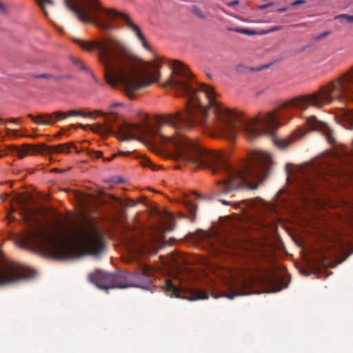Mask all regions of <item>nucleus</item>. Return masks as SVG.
<instances>
[{"mask_svg":"<svg viewBox=\"0 0 353 353\" xmlns=\"http://www.w3.org/2000/svg\"><path fill=\"white\" fill-rule=\"evenodd\" d=\"M40 77H43V78H50V76L49 74H42L40 76Z\"/></svg>","mask_w":353,"mask_h":353,"instance_id":"c9c22d12","label":"nucleus"},{"mask_svg":"<svg viewBox=\"0 0 353 353\" xmlns=\"http://www.w3.org/2000/svg\"><path fill=\"white\" fill-rule=\"evenodd\" d=\"M90 114L85 113L81 110H71L68 112L63 114V118H67L68 117H75V116H81V117H87Z\"/></svg>","mask_w":353,"mask_h":353,"instance_id":"a211bd4d","label":"nucleus"},{"mask_svg":"<svg viewBox=\"0 0 353 353\" xmlns=\"http://www.w3.org/2000/svg\"><path fill=\"white\" fill-rule=\"evenodd\" d=\"M282 29V26H272L271 28H270L268 30H265L263 32V34H268L272 32L278 31Z\"/></svg>","mask_w":353,"mask_h":353,"instance_id":"393cba45","label":"nucleus"},{"mask_svg":"<svg viewBox=\"0 0 353 353\" xmlns=\"http://www.w3.org/2000/svg\"><path fill=\"white\" fill-rule=\"evenodd\" d=\"M6 11V6L1 1H0V12L4 13Z\"/></svg>","mask_w":353,"mask_h":353,"instance_id":"2f4dec72","label":"nucleus"},{"mask_svg":"<svg viewBox=\"0 0 353 353\" xmlns=\"http://www.w3.org/2000/svg\"><path fill=\"white\" fill-rule=\"evenodd\" d=\"M287 286L283 287L280 284L278 285L273 287L271 290H268V292H276L281 290L283 288H286Z\"/></svg>","mask_w":353,"mask_h":353,"instance_id":"cd10ccee","label":"nucleus"},{"mask_svg":"<svg viewBox=\"0 0 353 353\" xmlns=\"http://www.w3.org/2000/svg\"><path fill=\"white\" fill-rule=\"evenodd\" d=\"M185 205L191 214H195L196 207L194 203H192L191 201H186L185 202Z\"/></svg>","mask_w":353,"mask_h":353,"instance_id":"4be33fe9","label":"nucleus"},{"mask_svg":"<svg viewBox=\"0 0 353 353\" xmlns=\"http://www.w3.org/2000/svg\"><path fill=\"white\" fill-rule=\"evenodd\" d=\"M192 11L194 14H195L197 17L201 19H205L208 17V14L203 12L198 6H193L192 7Z\"/></svg>","mask_w":353,"mask_h":353,"instance_id":"aec40b11","label":"nucleus"},{"mask_svg":"<svg viewBox=\"0 0 353 353\" xmlns=\"http://www.w3.org/2000/svg\"><path fill=\"white\" fill-rule=\"evenodd\" d=\"M162 242L160 234H150L141 236L139 234H129L125 237V243L132 254H154Z\"/></svg>","mask_w":353,"mask_h":353,"instance_id":"0eeeda50","label":"nucleus"},{"mask_svg":"<svg viewBox=\"0 0 353 353\" xmlns=\"http://www.w3.org/2000/svg\"><path fill=\"white\" fill-rule=\"evenodd\" d=\"M12 122H14V123H18V119H12L10 120Z\"/></svg>","mask_w":353,"mask_h":353,"instance_id":"4c0bfd02","label":"nucleus"},{"mask_svg":"<svg viewBox=\"0 0 353 353\" xmlns=\"http://www.w3.org/2000/svg\"><path fill=\"white\" fill-rule=\"evenodd\" d=\"M306 123L312 130L322 132L328 143L330 144L335 143L334 132L325 123L319 120L315 116H311L307 117Z\"/></svg>","mask_w":353,"mask_h":353,"instance_id":"9b49d317","label":"nucleus"},{"mask_svg":"<svg viewBox=\"0 0 353 353\" xmlns=\"http://www.w3.org/2000/svg\"><path fill=\"white\" fill-rule=\"evenodd\" d=\"M262 201L261 200H254L251 199L248 200L247 201H243V203H246L247 206L250 208H257L259 205H262Z\"/></svg>","mask_w":353,"mask_h":353,"instance_id":"412c9836","label":"nucleus"},{"mask_svg":"<svg viewBox=\"0 0 353 353\" xmlns=\"http://www.w3.org/2000/svg\"><path fill=\"white\" fill-rule=\"evenodd\" d=\"M152 269L145 265L142 269L134 274L118 275L97 270L90 274L89 279L91 283L102 290L110 288H139L149 289L152 283Z\"/></svg>","mask_w":353,"mask_h":353,"instance_id":"423d86ee","label":"nucleus"},{"mask_svg":"<svg viewBox=\"0 0 353 353\" xmlns=\"http://www.w3.org/2000/svg\"><path fill=\"white\" fill-rule=\"evenodd\" d=\"M347 257V256H346L344 259H343L340 261V263H341V262H342V261H345V259H346Z\"/></svg>","mask_w":353,"mask_h":353,"instance_id":"79ce46f5","label":"nucleus"},{"mask_svg":"<svg viewBox=\"0 0 353 353\" xmlns=\"http://www.w3.org/2000/svg\"><path fill=\"white\" fill-rule=\"evenodd\" d=\"M254 282L252 278H241L239 280L234 281L230 284V289L235 291L234 293L224 294L221 296H214L215 299L219 296L226 297L232 299L237 296L248 295L252 294L249 290Z\"/></svg>","mask_w":353,"mask_h":353,"instance_id":"9d476101","label":"nucleus"},{"mask_svg":"<svg viewBox=\"0 0 353 353\" xmlns=\"http://www.w3.org/2000/svg\"><path fill=\"white\" fill-rule=\"evenodd\" d=\"M63 148H64V147L62 145L48 146L46 148V152L50 154L63 153Z\"/></svg>","mask_w":353,"mask_h":353,"instance_id":"6ab92c4d","label":"nucleus"},{"mask_svg":"<svg viewBox=\"0 0 353 353\" xmlns=\"http://www.w3.org/2000/svg\"><path fill=\"white\" fill-rule=\"evenodd\" d=\"M287 10H288L287 8L283 7V8H278L276 11L279 13H281V12H285Z\"/></svg>","mask_w":353,"mask_h":353,"instance_id":"72a5a7b5","label":"nucleus"},{"mask_svg":"<svg viewBox=\"0 0 353 353\" xmlns=\"http://www.w3.org/2000/svg\"><path fill=\"white\" fill-rule=\"evenodd\" d=\"M74 63L79 65L82 70H88V68L81 61L76 60Z\"/></svg>","mask_w":353,"mask_h":353,"instance_id":"c756f323","label":"nucleus"},{"mask_svg":"<svg viewBox=\"0 0 353 353\" xmlns=\"http://www.w3.org/2000/svg\"><path fill=\"white\" fill-rule=\"evenodd\" d=\"M19 241L20 246H32L61 259L97 256L105 248L102 233L92 225L49 226L34 221Z\"/></svg>","mask_w":353,"mask_h":353,"instance_id":"7ed1b4c3","label":"nucleus"},{"mask_svg":"<svg viewBox=\"0 0 353 353\" xmlns=\"http://www.w3.org/2000/svg\"><path fill=\"white\" fill-rule=\"evenodd\" d=\"M10 152L12 154L17 155L19 158L22 159L30 154H34L37 152L36 149L30 145H25L22 147H12L10 149Z\"/></svg>","mask_w":353,"mask_h":353,"instance_id":"4468645a","label":"nucleus"},{"mask_svg":"<svg viewBox=\"0 0 353 353\" xmlns=\"http://www.w3.org/2000/svg\"><path fill=\"white\" fill-rule=\"evenodd\" d=\"M305 3V0H296L292 3V6H298Z\"/></svg>","mask_w":353,"mask_h":353,"instance_id":"7c9ffc66","label":"nucleus"},{"mask_svg":"<svg viewBox=\"0 0 353 353\" xmlns=\"http://www.w3.org/2000/svg\"><path fill=\"white\" fill-rule=\"evenodd\" d=\"M337 18H343L345 19L348 22H353V15H348V14H341L337 17Z\"/></svg>","mask_w":353,"mask_h":353,"instance_id":"bb28decb","label":"nucleus"},{"mask_svg":"<svg viewBox=\"0 0 353 353\" xmlns=\"http://www.w3.org/2000/svg\"><path fill=\"white\" fill-rule=\"evenodd\" d=\"M63 145L64 147V148L63 149V153L69 152V150H70V147L73 146V145L72 143H67V144H65Z\"/></svg>","mask_w":353,"mask_h":353,"instance_id":"c85d7f7f","label":"nucleus"},{"mask_svg":"<svg viewBox=\"0 0 353 353\" xmlns=\"http://www.w3.org/2000/svg\"><path fill=\"white\" fill-rule=\"evenodd\" d=\"M165 289L168 294L172 297L185 299L188 301L206 299L208 298V293L202 290L188 288L170 280L166 281Z\"/></svg>","mask_w":353,"mask_h":353,"instance_id":"1a4fd4ad","label":"nucleus"},{"mask_svg":"<svg viewBox=\"0 0 353 353\" xmlns=\"http://www.w3.org/2000/svg\"><path fill=\"white\" fill-rule=\"evenodd\" d=\"M63 1L65 6L73 12L82 23H92L101 30L117 28L115 20L119 17L121 18L143 48L152 52V48L141 29L128 15L120 13L114 9H106L98 0H63Z\"/></svg>","mask_w":353,"mask_h":353,"instance_id":"39448f33","label":"nucleus"},{"mask_svg":"<svg viewBox=\"0 0 353 353\" xmlns=\"http://www.w3.org/2000/svg\"><path fill=\"white\" fill-rule=\"evenodd\" d=\"M234 32L245 34L247 35H254L255 34V32L254 30H250L248 29H243V28H236L234 30Z\"/></svg>","mask_w":353,"mask_h":353,"instance_id":"5701e85b","label":"nucleus"},{"mask_svg":"<svg viewBox=\"0 0 353 353\" xmlns=\"http://www.w3.org/2000/svg\"><path fill=\"white\" fill-rule=\"evenodd\" d=\"M178 91L188 97L185 112L178 113V132L199 125L216 138L234 140L237 131L241 130L252 141L279 128L282 125L279 119H291L288 113L294 109L304 111L310 106L321 109L334 99L353 102V68L317 91L281 102L276 109L260 112L253 118L246 117L242 112L222 104L212 86L203 83L194 86L191 72L179 61ZM335 119L345 128L353 130V112L340 109ZM178 158L196 167L209 168L214 174H223V179L217 184L219 194L241 187L256 189L258 183L267 177L272 163L270 153L255 150L240 167L234 168L224 155L210 152L179 133Z\"/></svg>","mask_w":353,"mask_h":353,"instance_id":"f257e3e1","label":"nucleus"},{"mask_svg":"<svg viewBox=\"0 0 353 353\" xmlns=\"http://www.w3.org/2000/svg\"><path fill=\"white\" fill-rule=\"evenodd\" d=\"M36 272L21 264L8 262L0 264V285L18 283L34 277Z\"/></svg>","mask_w":353,"mask_h":353,"instance_id":"6e6552de","label":"nucleus"},{"mask_svg":"<svg viewBox=\"0 0 353 353\" xmlns=\"http://www.w3.org/2000/svg\"><path fill=\"white\" fill-rule=\"evenodd\" d=\"M220 201L223 203V204H225V205H229L230 204V202L228 201H225V200H220Z\"/></svg>","mask_w":353,"mask_h":353,"instance_id":"f704fd0d","label":"nucleus"},{"mask_svg":"<svg viewBox=\"0 0 353 353\" xmlns=\"http://www.w3.org/2000/svg\"><path fill=\"white\" fill-rule=\"evenodd\" d=\"M306 134L307 132L305 130L298 129L294 131L289 138L281 139L275 137L274 138L273 141L277 148L280 149H285L290 144H292L294 141L303 138Z\"/></svg>","mask_w":353,"mask_h":353,"instance_id":"f8f14e48","label":"nucleus"},{"mask_svg":"<svg viewBox=\"0 0 353 353\" xmlns=\"http://www.w3.org/2000/svg\"><path fill=\"white\" fill-rule=\"evenodd\" d=\"M101 153L99 152H97V157H101Z\"/></svg>","mask_w":353,"mask_h":353,"instance_id":"ea45409f","label":"nucleus"},{"mask_svg":"<svg viewBox=\"0 0 353 353\" xmlns=\"http://www.w3.org/2000/svg\"><path fill=\"white\" fill-rule=\"evenodd\" d=\"M339 244L341 249H343V250L347 248L350 245V242L347 240L344 239L342 237L340 238Z\"/></svg>","mask_w":353,"mask_h":353,"instance_id":"b1692460","label":"nucleus"},{"mask_svg":"<svg viewBox=\"0 0 353 353\" xmlns=\"http://www.w3.org/2000/svg\"><path fill=\"white\" fill-rule=\"evenodd\" d=\"M141 164L143 166H148V167H151L152 169H154V165L152 163V162L148 159H143L141 160Z\"/></svg>","mask_w":353,"mask_h":353,"instance_id":"a878e982","label":"nucleus"},{"mask_svg":"<svg viewBox=\"0 0 353 353\" xmlns=\"http://www.w3.org/2000/svg\"><path fill=\"white\" fill-rule=\"evenodd\" d=\"M12 201L21 205V213L23 214L26 221H30L32 218L29 217L27 214L30 213L32 214V212L30 210H27L26 207L25 206V204L28 201V197L23 196H17L12 199Z\"/></svg>","mask_w":353,"mask_h":353,"instance_id":"dca6fc26","label":"nucleus"},{"mask_svg":"<svg viewBox=\"0 0 353 353\" xmlns=\"http://www.w3.org/2000/svg\"><path fill=\"white\" fill-rule=\"evenodd\" d=\"M73 41L83 50H97L106 81L123 90L129 98L159 78L157 61L146 62L129 54L123 42L113 37L94 41L74 39Z\"/></svg>","mask_w":353,"mask_h":353,"instance_id":"f03ea898","label":"nucleus"},{"mask_svg":"<svg viewBox=\"0 0 353 353\" xmlns=\"http://www.w3.org/2000/svg\"><path fill=\"white\" fill-rule=\"evenodd\" d=\"M238 3H239L238 1H234L232 2L230 5V6H233V5H236Z\"/></svg>","mask_w":353,"mask_h":353,"instance_id":"e433bc0d","label":"nucleus"},{"mask_svg":"<svg viewBox=\"0 0 353 353\" xmlns=\"http://www.w3.org/2000/svg\"><path fill=\"white\" fill-rule=\"evenodd\" d=\"M161 230L170 231L174 228V216L169 212H165L161 216Z\"/></svg>","mask_w":353,"mask_h":353,"instance_id":"2eb2a0df","label":"nucleus"},{"mask_svg":"<svg viewBox=\"0 0 353 353\" xmlns=\"http://www.w3.org/2000/svg\"><path fill=\"white\" fill-rule=\"evenodd\" d=\"M63 114H65V113L62 112H55L51 114L39 115L37 117L30 114L29 117L37 124L51 125L57 122L60 119H64Z\"/></svg>","mask_w":353,"mask_h":353,"instance_id":"ddd939ff","label":"nucleus"},{"mask_svg":"<svg viewBox=\"0 0 353 353\" xmlns=\"http://www.w3.org/2000/svg\"><path fill=\"white\" fill-rule=\"evenodd\" d=\"M191 221L194 222V219L193 218H191Z\"/></svg>","mask_w":353,"mask_h":353,"instance_id":"37998d69","label":"nucleus"},{"mask_svg":"<svg viewBox=\"0 0 353 353\" xmlns=\"http://www.w3.org/2000/svg\"><path fill=\"white\" fill-rule=\"evenodd\" d=\"M39 6L44 14L48 17V9L52 8L54 5L53 0H35Z\"/></svg>","mask_w":353,"mask_h":353,"instance_id":"f3484780","label":"nucleus"},{"mask_svg":"<svg viewBox=\"0 0 353 353\" xmlns=\"http://www.w3.org/2000/svg\"><path fill=\"white\" fill-rule=\"evenodd\" d=\"M121 106H123V103H119V102H118V103H114L111 104V105H110V109L112 110V109H113L114 108H116V107H121Z\"/></svg>","mask_w":353,"mask_h":353,"instance_id":"473e14b6","label":"nucleus"},{"mask_svg":"<svg viewBox=\"0 0 353 353\" xmlns=\"http://www.w3.org/2000/svg\"><path fill=\"white\" fill-rule=\"evenodd\" d=\"M1 156H2V155H1V154H0V157H1Z\"/></svg>","mask_w":353,"mask_h":353,"instance_id":"c03bdc74","label":"nucleus"},{"mask_svg":"<svg viewBox=\"0 0 353 353\" xmlns=\"http://www.w3.org/2000/svg\"><path fill=\"white\" fill-rule=\"evenodd\" d=\"M327 32H325L323 34H322V35L321 36V37H325L326 35H327Z\"/></svg>","mask_w":353,"mask_h":353,"instance_id":"58836bf2","label":"nucleus"},{"mask_svg":"<svg viewBox=\"0 0 353 353\" xmlns=\"http://www.w3.org/2000/svg\"><path fill=\"white\" fill-rule=\"evenodd\" d=\"M348 160L345 155L328 154L301 166L288 163L285 165L288 181L295 185L303 200L310 202L312 199L308 193L313 192L321 183L328 181L326 176L345 174L341 167L347 164Z\"/></svg>","mask_w":353,"mask_h":353,"instance_id":"20e7f679","label":"nucleus"},{"mask_svg":"<svg viewBox=\"0 0 353 353\" xmlns=\"http://www.w3.org/2000/svg\"><path fill=\"white\" fill-rule=\"evenodd\" d=\"M106 128H107V130H108V131H111L112 130V128L110 127H109V126L107 127Z\"/></svg>","mask_w":353,"mask_h":353,"instance_id":"a19ab883","label":"nucleus"}]
</instances>
